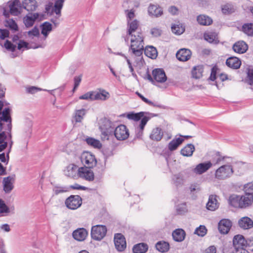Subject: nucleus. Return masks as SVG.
<instances>
[{
  "mask_svg": "<svg viewBox=\"0 0 253 253\" xmlns=\"http://www.w3.org/2000/svg\"><path fill=\"white\" fill-rule=\"evenodd\" d=\"M130 38V45L129 47L128 52L130 54V59L126 56L122 55L126 59L128 66L130 72L133 77H136L132 65L131 61L133 62L134 66L139 68L143 66L144 60L143 58V52L144 50V37L141 32L136 33V34H133L126 36L125 38L126 42H128V39Z\"/></svg>",
  "mask_w": 253,
  "mask_h": 253,
  "instance_id": "f257e3e1",
  "label": "nucleus"
},
{
  "mask_svg": "<svg viewBox=\"0 0 253 253\" xmlns=\"http://www.w3.org/2000/svg\"><path fill=\"white\" fill-rule=\"evenodd\" d=\"M115 125L110 120L105 119L99 128L101 132V137L102 140H108L109 136L113 135Z\"/></svg>",
  "mask_w": 253,
  "mask_h": 253,
  "instance_id": "f03ea898",
  "label": "nucleus"
},
{
  "mask_svg": "<svg viewBox=\"0 0 253 253\" xmlns=\"http://www.w3.org/2000/svg\"><path fill=\"white\" fill-rule=\"evenodd\" d=\"M107 229L105 225H96L93 226L91 230V237L96 241H101L106 236Z\"/></svg>",
  "mask_w": 253,
  "mask_h": 253,
  "instance_id": "7ed1b4c3",
  "label": "nucleus"
},
{
  "mask_svg": "<svg viewBox=\"0 0 253 253\" xmlns=\"http://www.w3.org/2000/svg\"><path fill=\"white\" fill-rule=\"evenodd\" d=\"M233 173V168L231 166L225 165L221 166L216 169L215 173V178L223 180L230 177Z\"/></svg>",
  "mask_w": 253,
  "mask_h": 253,
  "instance_id": "20e7f679",
  "label": "nucleus"
},
{
  "mask_svg": "<svg viewBox=\"0 0 253 253\" xmlns=\"http://www.w3.org/2000/svg\"><path fill=\"white\" fill-rule=\"evenodd\" d=\"M81 160L84 167L92 168L97 165L94 155L89 152H84L81 155Z\"/></svg>",
  "mask_w": 253,
  "mask_h": 253,
  "instance_id": "39448f33",
  "label": "nucleus"
},
{
  "mask_svg": "<svg viewBox=\"0 0 253 253\" xmlns=\"http://www.w3.org/2000/svg\"><path fill=\"white\" fill-rule=\"evenodd\" d=\"M82 203V198L78 195H71L65 201L66 207L71 210H76L79 208Z\"/></svg>",
  "mask_w": 253,
  "mask_h": 253,
  "instance_id": "423d86ee",
  "label": "nucleus"
},
{
  "mask_svg": "<svg viewBox=\"0 0 253 253\" xmlns=\"http://www.w3.org/2000/svg\"><path fill=\"white\" fill-rule=\"evenodd\" d=\"M113 134L118 140H124L129 136L128 130L126 126L124 125H120L115 127Z\"/></svg>",
  "mask_w": 253,
  "mask_h": 253,
  "instance_id": "0eeeda50",
  "label": "nucleus"
},
{
  "mask_svg": "<svg viewBox=\"0 0 253 253\" xmlns=\"http://www.w3.org/2000/svg\"><path fill=\"white\" fill-rule=\"evenodd\" d=\"M3 106V104L2 101H0V115L1 114L2 116L0 117V132L2 129V124L1 121H4L6 122H9L10 124L8 125V127H9L10 129H11V119L10 116V113L11 111V109L9 108H5L2 112H1Z\"/></svg>",
  "mask_w": 253,
  "mask_h": 253,
  "instance_id": "6e6552de",
  "label": "nucleus"
},
{
  "mask_svg": "<svg viewBox=\"0 0 253 253\" xmlns=\"http://www.w3.org/2000/svg\"><path fill=\"white\" fill-rule=\"evenodd\" d=\"M80 168L75 164H70L64 170L65 176L73 179L79 178Z\"/></svg>",
  "mask_w": 253,
  "mask_h": 253,
  "instance_id": "1a4fd4ad",
  "label": "nucleus"
},
{
  "mask_svg": "<svg viewBox=\"0 0 253 253\" xmlns=\"http://www.w3.org/2000/svg\"><path fill=\"white\" fill-rule=\"evenodd\" d=\"M114 241L116 249L119 252L123 251L126 247V241L124 236L121 233H117L114 235Z\"/></svg>",
  "mask_w": 253,
  "mask_h": 253,
  "instance_id": "9d476101",
  "label": "nucleus"
},
{
  "mask_svg": "<svg viewBox=\"0 0 253 253\" xmlns=\"http://www.w3.org/2000/svg\"><path fill=\"white\" fill-rule=\"evenodd\" d=\"M87 167L80 168L79 177L88 181H92L94 179L93 172Z\"/></svg>",
  "mask_w": 253,
  "mask_h": 253,
  "instance_id": "9b49d317",
  "label": "nucleus"
},
{
  "mask_svg": "<svg viewBox=\"0 0 253 253\" xmlns=\"http://www.w3.org/2000/svg\"><path fill=\"white\" fill-rule=\"evenodd\" d=\"M232 226L231 221L228 219H222L219 221L218 224L219 232L222 234H227Z\"/></svg>",
  "mask_w": 253,
  "mask_h": 253,
  "instance_id": "f8f14e48",
  "label": "nucleus"
},
{
  "mask_svg": "<svg viewBox=\"0 0 253 253\" xmlns=\"http://www.w3.org/2000/svg\"><path fill=\"white\" fill-rule=\"evenodd\" d=\"M88 235L87 231L84 228H79L72 233L74 239L78 241H83L85 240Z\"/></svg>",
  "mask_w": 253,
  "mask_h": 253,
  "instance_id": "ddd939ff",
  "label": "nucleus"
},
{
  "mask_svg": "<svg viewBox=\"0 0 253 253\" xmlns=\"http://www.w3.org/2000/svg\"><path fill=\"white\" fill-rule=\"evenodd\" d=\"M154 116L152 114L147 112H140L137 113L133 112L129 113L127 114L126 117L129 120L138 121L141 119L142 120L144 117H149L150 119Z\"/></svg>",
  "mask_w": 253,
  "mask_h": 253,
  "instance_id": "4468645a",
  "label": "nucleus"
},
{
  "mask_svg": "<svg viewBox=\"0 0 253 253\" xmlns=\"http://www.w3.org/2000/svg\"><path fill=\"white\" fill-rule=\"evenodd\" d=\"M154 80L158 83H164L167 80V76L162 69H155L152 71Z\"/></svg>",
  "mask_w": 253,
  "mask_h": 253,
  "instance_id": "2eb2a0df",
  "label": "nucleus"
},
{
  "mask_svg": "<svg viewBox=\"0 0 253 253\" xmlns=\"http://www.w3.org/2000/svg\"><path fill=\"white\" fill-rule=\"evenodd\" d=\"M247 244V241L243 235H237L233 238V244L235 250L246 248Z\"/></svg>",
  "mask_w": 253,
  "mask_h": 253,
  "instance_id": "dca6fc26",
  "label": "nucleus"
},
{
  "mask_svg": "<svg viewBox=\"0 0 253 253\" xmlns=\"http://www.w3.org/2000/svg\"><path fill=\"white\" fill-rule=\"evenodd\" d=\"M232 48L235 52L242 54L247 51L248 49V45L243 41H240L236 42L233 44Z\"/></svg>",
  "mask_w": 253,
  "mask_h": 253,
  "instance_id": "f3484780",
  "label": "nucleus"
},
{
  "mask_svg": "<svg viewBox=\"0 0 253 253\" xmlns=\"http://www.w3.org/2000/svg\"><path fill=\"white\" fill-rule=\"evenodd\" d=\"M93 101H105L110 97V94L104 89H99V91H93Z\"/></svg>",
  "mask_w": 253,
  "mask_h": 253,
  "instance_id": "a211bd4d",
  "label": "nucleus"
},
{
  "mask_svg": "<svg viewBox=\"0 0 253 253\" xmlns=\"http://www.w3.org/2000/svg\"><path fill=\"white\" fill-rule=\"evenodd\" d=\"M176 56L179 61H186L190 58L191 52L189 49L182 48L177 52Z\"/></svg>",
  "mask_w": 253,
  "mask_h": 253,
  "instance_id": "6ab92c4d",
  "label": "nucleus"
},
{
  "mask_svg": "<svg viewBox=\"0 0 253 253\" xmlns=\"http://www.w3.org/2000/svg\"><path fill=\"white\" fill-rule=\"evenodd\" d=\"M9 10L11 14L17 16L20 13V10L23 8L22 4L19 0H14L9 5Z\"/></svg>",
  "mask_w": 253,
  "mask_h": 253,
  "instance_id": "aec40b11",
  "label": "nucleus"
},
{
  "mask_svg": "<svg viewBox=\"0 0 253 253\" xmlns=\"http://www.w3.org/2000/svg\"><path fill=\"white\" fill-rule=\"evenodd\" d=\"M212 166V163L210 161L207 163H200L196 166L193 169V172L196 174H201L207 171Z\"/></svg>",
  "mask_w": 253,
  "mask_h": 253,
  "instance_id": "412c9836",
  "label": "nucleus"
},
{
  "mask_svg": "<svg viewBox=\"0 0 253 253\" xmlns=\"http://www.w3.org/2000/svg\"><path fill=\"white\" fill-rule=\"evenodd\" d=\"M238 225L243 229H249L253 227V221L250 217L245 216L238 220Z\"/></svg>",
  "mask_w": 253,
  "mask_h": 253,
  "instance_id": "4be33fe9",
  "label": "nucleus"
},
{
  "mask_svg": "<svg viewBox=\"0 0 253 253\" xmlns=\"http://www.w3.org/2000/svg\"><path fill=\"white\" fill-rule=\"evenodd\" d=\"M241 209H246L251 206L253 203V195L245 194L240 196Z\"/></svg>",
  "mask_w": 253,
  "mask_h": 253,
  "instance_id": "5701e85b",
  "label": "nucleus"
},
{
  "mask_svg": "<svg viewBox=\"0 0 253 253\" xmlns=\"http://www.w3.org/2000/svg\"><path fill=\"white\" fill-rule=\"evenodd\" d=\"M204 39L210 43L217 44L219 42L217 34L213 31H209L204 34Z\"/></svg>",
  "mask_w": 253,
  "mask_h": 253,
  "instance_id": "b1692460",
  "label": "nucleus"
},
{
  "mask_svg": "<svg viewBox=\"0 0 253 253\" xmlns=\"http://www.w3.org/2000/svg\"><path fill=\"white\" fill-rule=\"evenodd\" d=\"M14 181V176H8L3 178V190L5 193H9L13 188V182Z\"/></svg>",
  "mask_w": 253,
  "mask_h": 253,
  "instance_id": "393cba45",
  "label": "nucleus"
},
{
  "mask_svg": "<svg viewBox=\"0 0 253 253\" xmlns=\"http://www.w3.org/2000/svg\"><path fill=\"white\" fill-rule=\"evenodd\" d=\"M148 12L150 15L156 17L161 16L163 13V9L159 5L150 4L148 8Z\"/></svg>",
  "mask_w": 253,
  "mask_h": 253,
  "instance_id": "a878e982",
  "label": "nucleus"
},
{
  "mask_svg": "<svg viewBox=\"0 0 253 253\" xmlns=\"http://www.w3.org/2000/svg\"><path fill=\"white\" fill-rule=\"evenodd\" d=\"M227 66L234 69H239L241 65V60L236 57H230L226 61Z\"/></svg>",
  "mask_w": 253,
  "mask_h": 253,
  "instance_id": "bb28decb",
  "label": "nucleus"
},
{
  "mask_svg": "<svg viewBox=\"0 0 253 253\" xmlns=\"http://www.w3.org/2000/svg\"><path fill=\"white\" fill-rule=\"evenodd\" d=\"M21 4L23 8L28 11L35 10L38 6L36 0H24Z\"/></svg>",
  "mask_w": 253,
  "mask_h": 253,
  "instance_id": "cd10ccee",
  "label": "nucleus"
},
{
  "mask_svg": "<svg viewBox=\"0 0 253 253\" xmlns=\"http://www.w3.org/2000/svg\"><path fill=\"white\" fill-rule=\"evenodd\" d=\"M150 120L149 117H144L140 122L139 126L135 128V134L137 138H141L143 135V132L145 125Z\"/></svg>",
  "mask_w": 253,
  "mask_h": 253,
  "instance_id": "c85d7f7f",
  "label": "nucleus"
},
{
  "mask_svg": "<svg viewBox=\"0 0 253 253\" xmlns=\"http://www.w3.org/2000/svg\"><path fill=\"white\" fill-rule=\"evenodd\" d=\"M173 240L178 242L183 241L186 236L185 232L182 229L178 228L174 230L172 233Z\"/></svg>",
  "mask_w": 253,
  "mask_h": 253,
  "instance_id": "c756f323",
  "label": "nucleus"
},
{
  "mask_svg": "<svg viewBox=\"0 0 253 253\" xmlns=\"http://www.w3.org/2000/svg\"><path fill=\"white\" fill-rule=\"evenodd\" d=\"M39 14L38 13H31L26 15L24 18V22L27 27H30L33 25L35 20L38 18Z\"/></svg>",
  "mask_w": 253,
  "mask_h": 253,
  "instance_id": "7c9ffc66",
  "label": "nucleus"
},
{
  "mask_svg": "<svg viewBox=\"0 0 253 253\" xmlns=\"http://www.w3.org/2000/svg\"><path fill=\"white\" fill-rule=\"evenodd\" d=\"M228 201V204L231 207L241 209L240 196L235 194L232 195L229 197Z\"/></svg>",
  "mask_w": 253,
  "mask_h": 253,
  "instance_id": "2f4dec72",
  "label": "nucleus"
},
{
  "mask_svg": "<svg viewBox=\"0 0 253 253\" xmlns=\"http://www.w3.org/2000/svg\"><path fill=\"white\" fill-rule=\"evenodd\" d=\"M138 27V21L134 20L133 21H129L128 20L127 22V31L126 36L136 34V33L138 32L136 31Z\"/></svg>",
  "mask_w": 253,
  "mask_h": 253,
  "instance_id": "473e14b6",
  "label": "nucleus"
},
{
  "mask_svg": "<svg viewBox=\"0 0 253 253\" xmlns=\"http://www.w3.org/2000/svg\"><path fill=\"white\" fill-rule=\"evenodd\" d=\"M215 195H210L209 196L208 202L207 204V208L208 210L214 211L218 207V204Z\"/></svg>",
  "mask_w": 253,
  "mask_h": 253,
  "instance_id": "72a5a7b5",
  "label": "nucleus"
},
{
  "mask_svg": "<svg viewBox=\"0 0 253 253\" xmlns=\"http://www.w3.org/2000/svg\"><path fill=\"white\" fill-rule=\"evenodd\" d=\"M197 21L201 25L208 26L212 23V19L209 16L201 14L197 16Z\"/></svg>",
  "mask_w": 253,
  "mask_h": 253,
  "instance_id": "f704fd0d",
  "label": "nucleus"
},
{
  "mask_svg": "<svg viewBox=\"0 0 253 253\" xmlns=\"http://www.w3.org/2000/svg\"><path fill=\"white\" fill-rule=\"evenodd\" d=\"M195 149V146L193 144H188L181 150L180 153L183 156L191 157L192 156Z\"/></svg>",
  "mask_w": 253,
  "mask_h": 253,
  "instance_id": "c9c22d12",
  "label": "nucleus"
},
{
  "mask_svg": "<svg viewBox=\"0 0 253 253\" xmlns=\"http://www.w3.org/2000/svg\"><path fill=\"white\" fill-rule=\"evenodd\" d=\"M143 51L147 57L152 58L155 59L158 54L157 49L153 46H148L144 48Z\"/></svg>",
  "mask_w": 253,
  "mask_h": 253,
  "instance_id": "e433bc0d",
  "label": "nucleus"
},
{
  "mask_svg": "<svg viewBox=\"0 0 253 253\" xmlns=\"http://www.w3.org/2000/svg\"><path fill=\"white\" fill-rule=\"evenodd\" d=\"M65 0H55L54 5L52 9V12H54L58 16L61 15V10Z\"/></svg>",
  "mask_w": 253,
  "mask_h": 253,
  "instance_id": "4c0bfd02",
  "label": "nucleus"
},
{
  "mask_svg": "<svg viewBox=\"0 0 253 253\" xmlns=\"http://www.w3.org/2000/svg\"><path fill=\"white\" fill-rule=\"evenodd\" d=\"M86 143L90 146L96 149H100L102 147V144L98 139L93 137H88L85 139Z\"/></svg>",
  "mask_w": 253,
  "mask_h": 253,
  "instance_id": "58836bf2",
  "label": "nucleus"
},
{
  "mask_svg": "<svg viewBox=\"0 0 253 253\" xmlns=\"http://www.w3.org/2000/svg\"><path fill=\"white\" fill-rule=\"evenodd\" d=\"M183 141L184 139L182 138L178 137L173 139L168 144L169 149L171 151L176 150Z\"/></svg>",
  "mask_w": 253,
  "mask_h": 253,
  "instance_id": "ea45409f",
  "label": "nucleus"
},
{
  "mask_svg": "<svg viewBox=\"0 0 253 253\" xmlns=\"http://www.w3.org/2000/svg\"><path fill=\"white\" fill-rule=\"evenodd\" d=\"M163 135V133L161 129L159 127H156L153 129L150 137L151 139L158 141L162 139Z\"/></svg>",
  "mask_w": 253,
  "mask_h": 253,
  "instance_id": "a19ab883",
  "label": "nucleus"
},
{
  "mask_svg": "<svg viewBox=\"0 0 253 253\" xmlns=\"http://www.w3.org/2000/svg\"><path fill=\"white\" fill-rule=\"evenodd\" d=\"M148 249L147 245L145 243H139L134 246L133 252L134 253H145Z\"/></svg>",
  "mask_w": 253,
  "mask_h": 253,
  "instance_id": "79ce46f5",
  "label": "nucleus"
},
{
  "mask_svg": "<svg viewBox=\"0 0 253 253\" xmlns=\"http://www.w3.org/2000/svg\"><path fill=\"white\" fill-rule=\"evenodd\" d=\"M156 249L161 253L168 252L169 248V244L165 241H159L156 244Z\"/></svg>",
  "mask_w": 253,
  "mask_h": 253,
  "instance_id": "37998d69",
  "label": "nucleus"
},
{
  "mask_svg": "<svg viewBox=\"0 0 253 253\" xmlns=\"http://www.w3.org/2000/svg\"><path fill=\"white\" fill-rule=\"evenodd\" d=\"M86 113V110L85 109H81L75 110L74 114V118L76 122H82Z\"/></svg>",
  "mask_w": 253,
  "mask_h": 253,
  "instance_id": "c03bdc74",
  "label": "nucleus"
},
{
  "mask_svg": "<svg viewBox=\"0 0 253 253\" xmlns=\"http://www.w3.org/2000/svg\"><path fill=\"white\" fill-rule=\"evenodd\" d=\"M136 94L142 99V100H143L146 104H147L150 106H152L153 107H158L159 108H164V106L163 105L159 104V103H158L157 102H153L149 100V99L145 98L143 95H142L139 92H136Z\"/></svg>",
  "mask_w": 253,
  "mask_h": 253,
  "instance_id": "a18cd8bd",
  "label": "nucleus"
},
{
  "mask_svg": "<svg viewBox=\"0 0 253 253\" xmlns=\"http://www.w3.org/2000/svg\"><path fill=\"white\" fill-rule=\"evenodd\" d=\"M204 68L203 66H197L194 67L192 71V74L193 78L200 79L202 77Z\"/></svg>",
  "mask_w": 253,
  "mask_h": 253,
  "instance_id": "49530a36",
  "label": "nucleus"
},
{
  "mask_svg": "<svg viewBox=\"0 0 253 253\" xmlns=\"http://www.w3.org/2000/svg\"><path fill=\"white\" fill-rule=\"evenodd\" d=\"M42 34L46 38L49 33L52 30V25L48 22H45L42 25Z\"/></svg>",
  "mask_w": 253,
  "mask_h": 253,
  "instance_id": "de8ad7c7",
  "label": "nucleus"
},
{
  "mask_svg": "<svg viewBox=\"0 0 253 253\" xmlns=\"http://www.w3.org/2000/svg\"><path fill=\"white\" fill-rule=\"evenodd\" d=\"M54 194L57 195L60 194L66 193L70 191V188L68 186H62L59 185H55L52 188Z\"/></svg>",
  "mask_w": 253,
  "mask_h": 253,
  "instance_id": "09e8293b",
  "label": "nucleus"
},
{
  "mask_svg": "<svg viewBox=\"0 0 253 253\" xmlns=\"http://www.w3.org/2000/svg\"><path fill=\"white\" fill-rule=\"evenodd\" d=\"M242 31L249 36H253V23L244 24L242 27Z\"/></svg>",
  "mask_w": 253,
  "mask_h": 253,
  "instance_id": "8fccbe9b",
  "label": "nucleus"
},
{
  "mask_svg": "<svg viewBox=\"0 0 253 253\" xmlns=\"http://www.w3.org/2000/svg\"><path fill=\"white\" fill-rule=\"evenodd\" d=\"M222 12L224 14H230L235 11L234 6L230 3H227L222 6Z\"/></svg>",
  "mask_w": 253,
  "mask_h": 253,
  "instance_id": "3c124183",
  "label": "nucleus"
},
{
  "mask_svg": "<svg viewBox=\"0 0 253 253\" xmlns=\"http://www.w3.org/2000/svg\"><path fill=\"white\" fill-rule=\"evenodd\" d=\"M207 233V229L204 225H200L199 227H197L194 233L198 235L199 236L203 237Z\"/></svg>",
  "mask_w": 253,
  "mask_h": 253,
  "instance_id": "603ef678",
  "label": "nucleus"
},
{
  "mask_svg": "<svg viewBox=\"0 0 253 253\" xmlns=\"http://www.w3.org/2000/svg\"><path fill=\"white\" fill-rule=\"evenodd\" d=\"M171 31L175 34L180 35L184 32L185 28L180 25H173L171 26Z\"/></svg>",
  "mask_w": 253,
  "mask_h": 253,
  "instance_id": "864d4df0",
  "label": "nucleus"
},
{
  "mask_svg": "<svg viewBox=\"0 0 253 253\" xmlns=\"http://www.w3.org/2000/svg\"><path fill=\"white\" fill-rule=\"evenodd\" d=\"M243 190L245 194L253 195V182L248 183L244 185Z\"/></svg>",
  "mask_w": 253,
  "mask_h": 253,
  "instance_id": "5fc2aeb1",
  "label": "nucleus"
},
{
  "mask_svg": "<svg viewBox=\"0 0 253 253\" xmlns=\"http://www.w3.org/2000/svg\"><path fill=\"white\" fill-rule=\"evenodd\" d=\"M9 212L8 207L5 205L2 200L0 199V214L7 213Z\"/></svg>",
  "mask_w": 253,
  "mask_h": 253,
  "instance_id": "6e6d98bb",
  "label": "nucleus"
},
{
  "mask_svg": "<svg viewBox=\"0 0 253 253\" xmlns=\"http://www.w3.org/2000/svg\"><path fill=\"white\" fill-rule=\"evenodd\" d=\"M93 91H88L84 94L79 96V99L82 100H86L93 101Z\"/></svg>",
  "mask_w": 253,
  "mask_h": 253,
  "instance_id": "4d7b16f0",
  "label": "nucleus"
},
{
  "mask_svg": "<svg viewBox=\"0 0 253 253\" xmlns=\"http://www.w3.org/2000/svg\"><path fill=\"white\" fill-rule=\"evenodd\" d=\"M172 180L173 183L177 186L182 183L183 180L179 174H176L172 176Z\"/></svg>",
  "mask_w": 253,
  "mask_h": 253,
  "instance_id": "13d9d810",
  "label": "nucleus"
},
{
  "mask_svg": "<svg viewBox=\"0 0 253 253\" xmlns=\"http://www.w3.org/2000/svg\"><path fill=\"white\" fill-rule=\"evenodd\" d=\"M176 211L178 214H182L186 212L187 211L186 204L182 203L177 205Z\"/></svg>",
  "mask_w": 253,
  "mask_h": 253,
  "instance_id": "bf43d9fd",
  "label": "nucleus"
},
{
  "mask_svg": "<svg viewBox=\"0 0 253 253\" xmlns=\"http://www.w3.org/2000/svg\"><path fill=\"white\" fill-rule=\"evenodd\" d=\"M4 47L8 50L12 52L14 51L16 49V45L12 44L10 41L6 40L4 43Z\"/></svg>",
  "mask_w": 253,
  "mask_h": 253,
  "instance_id": "052dcab7",
  "label": "nucleus"
},
{
  "mask_svg": "<svg viewBox=\"0 0 253 253\" xmlns=\"http://www.w3.org/2000/svg\"><path fill=\"white\" fill-rule=\"evenodd\" d=\"M42 90V89L41 88L37 87L34 86L26 87L27 92L28 93H30V94H32L35 93L36 92H37L39 91H41Z\"/></svg>",
  "mask_w": 253,
  "mask_h": 253,
  "instance_id": "680f3d73",
  "label": "nucleus"
},
{
  "mask_svg": "<svg viewBox=\"0 0 253 253\" xmlns=\"http://www.w3.org/2000/svg\"><path fill=\"white\" fill-rule=\"evenodd\" d=\"M248 83L253 89V70L249 69L248 73Z\"/></svg>",
  "mask_w": 253,
  "mask_h": 253,
  "instance_id": "e2e57ef3",
  "label": "nucleus"
},
{
  "mask_svg": "<svg viewBox=\"0 0 253 253\" xmlns=\"http://www.w3.org/2000/svg\"><path fill=\"white\" fill-rule=\"evenodd\" d=\"M82 81V76H75L74 78V86L73 91H74L80 85Z\"/></svg>",
  "mask_w": 253,
  "mask_h": 253,
  "instance_id": "0e129e2a",
  "label": "nucleus"
},
{
  "mask_svg": "<svg viewBox=\"0 0 253 253\" xmlns=\"http://www.w3.org/2000/svg\"><path fill=\"white\" fill-rule=\"evenodd\" d=\"M9 32L6 29H0V38L4 40L5 38L9 36Z\"/></svg>",
  "mask_w": 253,
  "mask_h": 253,
  "instance_id": "69168bd1",
  "label": "nucleus"
},
{
  "mask_svg": "<svg viewBox=\"0 0 253 253\" xmlns=\"http://www.w3.org/2000/svg\"><path fill=\"white\" fill-rule=\"evenodd\" d=\"M126 14L127 21H128L129 20V21H131V20L134 17V10L132 9H131L130 10H126Z\"/></svg>",
  "mask_w": 253,
  "mask_h": 253,
  "instance_id": "338daca9",
  "label": "nucleus"
},
{
  "mask_svg": "<svg viewBox=\"0 0 253 253\" xmlns=\"http://www.w3.org/2000/svg\"><path fill=\"white\" fill-rule=\"evenodd\" d=\"M28 34L29 36H38L40 34L39 29L36 27H35L32 30L29 31Z\"/></svg>",
  "mask_w": 253,
  "mask_h": 253,
  "instance_id": "774afa93",
  "label": "nucleus"
}]
</instances>
